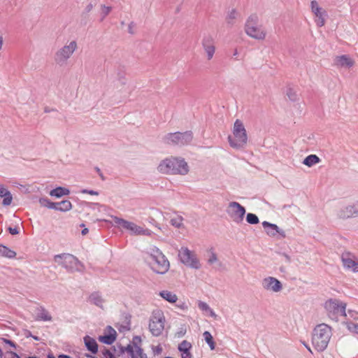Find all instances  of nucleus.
<instances>
[{
	"label": "nucleus",
	"mask_w": 358,
	"mask_h": 358,
	"mask_svg": "<svg viewBox=\"0 0 358 358\" xmlns=\"http://www.w3.org/2000/svg\"><path fill=\"white\" fill-rule=\"evenodd\" d=\"M153 350L155 354H160L162 352V348L160 345H157Z\"/></svg>",
	"instance_id": "55"
},
{
	"label": "nucleus",
	"mask_w": 358,
	"mask_h": 358,
	"mask_svg": "<svg viewBox=\"0 0 358 358\" xmlns=\"http://www.w3.org/2000/svg\"><path fill=\"white\" fill-rule=\"evenodd\" d=\"M238 13L236 9L231 10L228 13L227 17H226L227 23L229 25L232 26L234 24V20L238 17Z\"/></svg>",
	"instance_id": "30"
},
{
	"label": "nucleus",
	"mask_w": 358,
	"mask_h": 358,
	"mask_svg": "<svg viewBox=\"0 0 358 358\" xmlns=\"http://www.w3.org/2000/svg\"><path fill=\"white\" fill-rule=\"evenodd\" d=\"M310 6H311L312 12L313 13L315 12H317L318 13L319 10L322 9L321 7L319 6L318 3L316 1H315V0L311 1Z\"/></svg>",
	"instance_id": "43"
},
{
	"label": "nucleus",
	"mask_w": 358,
	"mask_h": 358,
	"mask_svg": "<svg viewBox=\"0 0 358 358\" xmlns=\"http://www.w3.org/2000/svg\"><path fill=\"white\" fill-rule=\"evenodd\" d=\"M181 357L182 358H192V356L190 352L188 351V352H181Z\"/></svg>",
	"instance_id": "52"
},
{
	"label": "nucleus",
	"mask_w": 358,
	"mask_h": 358,
	"mask_svg": "<svg viewBox=\"0 0 358 358\" xmlns=\"http://www.w3.org/2000/svg\"><path fill=\"white\" fill-rule=\"evenodd\" d=\"M0 197H3V206H10L13 201V196L10 192L3 185L0 184Z\"/></svg>",
	"instance_id": "20"
},
{
	"label": "nucleus",
	"mask_w": 358,
	"mask_h": 358,
	"mask_svg": "<svg viewBox=\"0 0 358 358\" xmlns=\"http://www.w3.org/2000/svg\"><path fill=\"white\" fill-rule=\"evenodd\" d=\"M133 25H134V23L133 22H131L129 24V27H128V31L129 33L133 34H134V31H133Z\"/></svg>",
	"instance_id": "56"
},
{
	"label": "nucleus",
	"mask_w": 358,
	"mask_h": 358,
	"mask_svg": "<svg viewBox=\"0 0 358 358\" xmlns=\"http://www.w3.org/2000/svg\"><path fill=\"white\" fill-rule=\"evenodd\" d=\"M72 204L69 200H64L60 202H53L52 209L62 212L69 211L71 209Z\"/></svg>",
	"instance_id": "21"
},
{
	"label": "nucleus",
	"mask_w": 358,
	"mask_h": 358,
	"mask_svg": "<svg viewBox=\"0 0 358 358\" xmlns=\"http://www.w3.org/2000/svg\"><path fill=\"white\" fill-rule=\"evenodd\" d=\"M355 256L350 252H344L341 255V260L343 266L351 270L354 273L358 272V262L355 260Z\"/></svg>",
	"instance_id": "14"
},
{
	"label": "nucleus",
	"mask_w": 358,
	"mask_h": 358,
	"mask_svg": "<svg viewBox=\"0 0 358 358\" xmlns=\"http://www.w3.org/2000/svg\"><path fill=\"white\" fill-rule=\"evenodd\" d=\"M283 256L285 257L287 262H290L291 259L290 257L288 255L283 254Z\"/></svg>",
	"instance_id": "60"
},
{
	"label": "nucleus",
	"mask_w": 358,
	"mask_h": 358,
	"mask_svg": "<svg viewBox=\"0 0 358 358\" xmlns=\"http://www.w3.org/2000/svg\"><path fill=\"white\" fill-rule=\"evenodd\" d=\"M262 226L264 228L266 233L270 236H275L277 234L280 235V238H285L286 236L285 231L280 229L275 224L264 221L262 222Z\"/></svg>",
	"instance_id": "17"
},
{
	"label": "nucleus",
	"mask_w": 358,
	"mask_h": 358,
	"mask_svg": "<svg viewBox=\"0 0 358 358\" xmlns=\"http://www.w3.org/2000/svg\"><path fill=\"white\" fill-rule=\"evenodd\" d=\"M4 358H20L15 352L12 351H6L4 353Z\"/></svg>",
	"instance_id": "45"
},
{
	"label": "nucleus",
	"mask_w": 358,
	"mask_h": 358,
	"mask_svg": "<svg viewBox=\"0 0 358 358\" xmlns=\"http://www.w3.org/2000/svg\"><path fill=\"white\" fill-rule=\"evenodd\" d=\"M118 348H119V352H120V354H124L125 352V350H124L125 347H123L122 345H119Z\"/></svg>",
	"instance_id": "57"
},
{
	"label": "nucleus",
	"mask_w": 358,
	"mask_h": 358,
	"mask_svg": "<svg viewBox=\"0 0 358 358\" xmlns=\"http://www.w3.org/2000/svg\"><path fill=\"white\" fill-rule=\"evenodd\" d=\"M54 260L69 273L80 271L83 267L77 257L69 253L56 255Z\"/></svg>",
	"instance_id": "6"
},
{
	"label": "nucleus",
	"mask_w": 358,
	"mask_h": 358,
	"mask_svg": "<svg viewBox=\"0 0 358 358\" xmlns=\"http://www.w3.org/2000/svg\"><path fill=\"white\" fill-rule=\"evenodd\" d=\"M145 260L150 268L158 274H165L170 268L168 259L157 247L149 249L146 252Z\"/></svg>",
	"instance_id": "2"
},
{
	"label": "nucleus",
	"mask_w": 358,
	"mask_h": 358,
	"mask_svg": "<svg viewBox=\"0 0 358 358\" xmlns=\"http://www.w3.org/2000/svg\"><path fill=\"white\" fill-rule=\"evenodd\" d=\"M77 49L78 43L76 41L69 42L55 52V62L59 66L66 65Z\"/></svg>",
	"instance_id": "7"
},
{
	"label": "nucleus",
	"mask_w": 358,
	"mask_h": 358,
	"mask_svg": "<svg viewBox=\"0 0 358 358\" xmlns=\"http://www.w3.org/2000/svg\"><path fill=\"white\" fill-rule=\"evenodd\" d=\"M9 233L12 235H17L19 234V229L18 227H9L8 229Z\"/></svg>",
	"instance_id": "49"
},
{
	"label": "nucleus",
	"mask_w": 358,
	"mask_h": 358,
	"mask_svg": "<svg viewBox=\"0 0 358 358\" xmlns=\"http://www.w3.org/2000/svg\"><path fill=\"white\" fill-rule=\"evenodd\" d=\"M193 139V134L191 131L185 132L169 133L165 135L162 140L167 145H186L191 143Z\"/></svg>",
	"instance_id": "9"
},
{
	"label": "nucleus",
	"mask_w": 358,
	"mask_h": 358,
	"mask_svg": "<svg viewBox=\"0 0 358 358\" xmlns=\"http://www.w3.org/2000/svg\"><path fill=\"white\" fill-rule=\"evenodd\" d=\"M348 328L350 331L358 334V324H355L352 322L349 323L348 324Z\"/></svg>",
	"instance_id": "44"
},
{
	"label": "nucleus",
	"mask_w": 358,
	"mask_h": 358,
	"mask_svg": "<svg viewBox=\"0 0 358 358\" xmlns=\"http://www.w3.org/2000/svg\"><path fill=\"white\" fill-rule=\"evenodd\" d=\"M82 193H84V194H91V195H98L99 194V192H96V191H94V190H90V189H83L81 191Z\"/></svg>",
	"instance_id": "51"
},
{
	"label": "nucleus",
	"mask_w": 358,
	"mask_h": 358,
	"mask_svg": "<svg viewBox=\"0 0 358 358\" xmlns=\"http://www.w3.org/2000/svg\"><path fill=\"white\" fill-rule=\"evenodd\" d=\"M115 222L117 224L122 226L124 229H126L131 231V234L136 235H147L148 234V230L143 229L142 227L138 226L134 222L127 221L124 219L115 217Z\"/></svg>",
	"instance_id": "13"
},
{
	"label": "nucleus",
	"mask_w": 358,
	"mask_h": 358,
	"mask_svg": "<svg viewBox=\"0 0 358 358\" xmlns=\"http://www.w3.org/2000/svg\"><path fill=\"white\" fill-rule=\"evenodd\" d=\"M192 348V344L187 341H182L178 345V350L180 352H188Z\"/></svg>",
	"instance_id": "36"
},
{
	"label": "nucleus",
	"mask_w": 358,
	"mask_h": 358,
	"mask_svg": "<svg viewBox=\"0 0 358 358\" xmlns=\"http://www.w3.org/2000/svg\"><path fill=\"white\" fill-rule=\"evenodd\" d=\"M305 346L306 347L307 350H308L309 352H312L311 349L309 346H308L306 345H305Z\"/></svg>",
	"instance_id": "64"
},
{
	"label": "nucleus",
	"mask_w": 358,
	"mask_h": 358,
	"mask_svg": "<svg viewBox=\"0 0 358 358\" xmlns=\"http://www.w3.org/2000/svg\"><path fill=\"white\" fill-rule=\"evenodd\" d=\"M262 286L266 290L278 292L282 289V283L275 278L267 277L262 281Z\"/></svg>",
	"instance_id": "15"
},
{
	"label": "nucleus",
	"mask_w": 358,
	"mask_h": 358,
	"mask_svg": "<svg viewBox=\"0 0 358 358\" xmlns=\"http://www.w3.org/2000/svg\"><path fill=\"white\" fill-rule=\"evenodd\" d=\"M3 45V38L2 36H0V50L2 48Z\"/></svg>",
	"instance_id": "62"
},
{
	"label": "nucleus",
	"mask_w": 358,
	"mask_h": 358,
	"mask_svg": "<svg viewBox=\"0 0 358 358\" xmlns=\"http://www.w3.org/2000/svg\"><path fill=\"white\" fill-rule=\"evenodd\" d=\"M357 205L356 202L345 206L342 207L337 213V216L341 219H348L352 217L358 216L357 213Z\"/></svg>",
	"instance_id": "16"
},
{
	"label": "nucleus",
	"mask_w": 358,
	"mask_h": 358,
	"mask_svg": "<svg viewBox=\"0 0 358 358\" xmlns=\"http://www.w3.org/2000/svg\"><path fill=\"white\" fill-rule=\"evenodd\" d=\"M89 301L100 308H103L104 299L99 292L92 293L89 296Z\"/></svg>",
	"instance_id": "24"
},
{
	"label": "nucleus",
	"mask_w": 358,
	"mask_h": 358,
	"mask_svg": "<svg viewBox=\"0 0 358 358\" xmlns=\"http://www.w3.org/2000/svg\"><path fill=\"white\" fill-rule=\"evenodd\" d=\"M31 337H32L34 340H36V341H38V340H39V338H38V336H32Z\"/></svg>",
	"instance_id": "63"
},
{
	"label": "nucleus",
	"mask_w": 358,
	"mask_h": 358,
	"mask_svg": "<svg viewBox=\"0 0 358 358\" xmlns=\"http://www.w3.org/2000/svg\"><path fill=\"white\" fill-rule=\"evenodd\" d=\"M205 50V52L207 55V59L208 60H210L214 55L215 51V45L212 46H208L206 48H203Z\"/></svg>",
	"instance_id": "38"
},
{
	"label": "nucleus",
	"mask_w": 358,
	"mask_h": 358,
	"mask_svg": "<svg viewBox=\"0 0 358 358\" xmlns=\"http://www.w3.org/2000/svg\"><path fill=\"white\" fill-rule=\"evenodd\" d=\"M95 171L99 174V176H100V178L102 180H106V178L104 177L103 174L102 173L101 169L99 167H95Z\"/></svg>",
	"instance_id": "53"
},
{
	"label": "nucleus",
	"mask_w": 358,
	"mask_h": 358,
	"mask_svg": "<svg viewBox=\"0 0 358 358\" xmlns=\"http://www.w3.org/2000/svg\"><path fill=\"white\" fill-rule=\"evenodd\" d=\"M131 358H148L146 354L143 353V349L138 345H135L134 352L131 353Z\"/></svg>",
	"instance_id": "32"
},
{
	"label": "nucleus",
	"mask_w": 358,
	"mask_h": 358,
	"mask_svg": "<svg viewBox=\"0 0 358 358\" xmlns=\"http://www.w3.org/2000/svg\"><path fill=\"white\" fill-rule=\"evenodd\" d=\"M36 320L50 322L52 321V316L43 306H40L37 308Z\"/></svg>",
	"instance_id": "23"
},
{
	"label": "nucleus",
	"mask_w": 358,
	"mask_h": 358,
	"mask_svg": "<svg viewBox=\"0 0 358 358\" xmlns=\"http://www.w3.org/2000/svg\"><path fill=\"white\" fill-rule=\"evenodd\" d=\"M208 263L209 264H213L214 263H218V265L221 266V263L218 262L217 255L213 251H210V255L208 259Z\"/></svg>",
	"instance_id": "39"
},
{
	"label": "nucleus",
	"mask_w": 358,
	"mask_h": 358,
	"mask_svg": "<svg viewBox=\"0 0 358 358\" xmlns=\"http://www.w3.org/2000/svg\"><path fill=\"white\" fill-rule=\"evenodd\" d=\"M329 318L338 321L339 316L346 317V303L337 299H330L324 304Z\"/></svg>",
	"instance_id": "8"
},
{
	"label": "nucleus",
	"mask_w": 358,
	"mask_h": 358,
	"mask_svg": "<svg viewBox=\"0 0 358 358\" xmlns=\"http://www.w3.org/2000/svg\"><path fill=\"white\" fill-rule=\"evenodd\" d=\"M335 64L340 67L350 68L354 65V61L349 56L343 55L336 57Z\"/></svg>",
	"instance_id": "19"
},
{
	"label": "nucleus",
	"mask_w": 358,
	"mask_h": 358,
	"mask_svg": "<svg viewBox=\"0 0 358 358\" xmlns=\"http://www.w3.org/2000/svg\"><path fill=\"white\" fill-rule=\"evenodd\" d=\"M233 135L234 136H228V141L232 148L239 149L246 145L248 141L247 132L243 122L239 120H236L234 122Z\"/></svg>",
	"instance_id": "4"
},
{
	"label": "nucleus",
	"mask_w": 358,
	"mask_h": 358,
	"mask_svg": "<svg viewBox=\"0 0 358 358\" xmlns=\"http://www.w3.org/2000/svg\"><path fill=\"white\" fill-rule=\"evenodd\" d=\"M157 171L163 174L185 176L189 172V166L183 158L171 157L160 162Z\"/></svg>",
	"instance_id": "1"
},
{
	"label": "nucleus",
	"mask_w": 358,
	"mask_h": 358,
	"mask_svg": "<svg viewBox=\"0 0 358 358\" xmlns=\"http://www.w3.org/2000/svg\"><path fill=\"white\" fill-rule=\"evenodd\" d=\"M94 5L92 3H89L84 9L85 13H90L94 8Z\"/></svg>",
	"instance_id": "50"
},
{
	"label": "nucleus",
	"mask_w": 358,
	"mask_h": 358,
	"mask_svg": "<svg viewBox=\"0 0 358 358\" xmlns=\"http://www.w3.org/2000/svg\"><path fill=\"white\" fill-rule=\"evenodd\" d=\"M1 341L2 343H5V344H8V345H10V347L13 348H16V345L15 343L10 341V340H8L7 338H1Z\"/></svg>",
	"instance_id": "47"
},
{
	"label": "nucleus",
	"mask_w": 358,
	"mask_h": 358,
	"mask_svg": "<svg viewBox=\"0 0 358 358\" xmlns=\"http://www.w3.org/2000/svg\"><path fill=\"white\" fill-rule=\"evenodd\" d=\"M332 332L329 325L322 323L317 325L312 335V343L318 352H323L328 346Z\"/></svg>",
	"instance_id": "3"
},
{
	"label": "nucleus",
	"mask_w": 358,
	"mask_h": 358,
	"mask_svg": "<svg viewBox=\"0 0 358 358\" xmlns=\"http://www.w3.org/2000/svg\"><path fill=\"white\" fill-rule=\"evenodd\" d=\"M141 339L140 336H134L133 338V345H138V343H141Z\"/></svg>",
	"instance_id": "54"
},
{
	"label": "nucleus",
	"mask_w": 358,
	"mask_h": 358,
	"mask_svg": "<svg viewBox=\"0 0 358 358\" xmlns=\"http://www.w3.org/2000/svg\"><path fill=\"white\" fill-rule=\"evenodd\" d=\"M135 349L134 345L129 344L127 346L125 347L124 350L125 352L129 353L130 355H131V353L134 352Z\"/></svg>",
	"instance_id": "48"
},
{
	"label": "nucleus",
	"mask_w": 358,
	"mask_h": 358,
	"mask_svg": "<svg viewBox=\"0 0 358 358\" xmlns=\"http://www.w3.org/2000/svg\"><path fill=\"white\" fill-rule=\"evenodd\" d=\"M183 217L181 215H176L175 217H171L170 223L172 226L176 228H180L183 226Z\"/></svg>",
	"instance_id": "31"
},
{
	"label": "nucleus",
	"mask_w": 358,
	"mask_h": 358,
	"mask_svg": "<svg viewBox=\"0 0 358 358\" xmlns=\"http://www.w3.org/2000/svg\"><path fill=\"white\" fill-rule=\"evenodd\" d=\"M245 31L248 36L256 40H264L266 36L264 28L259 24V17L256 14L250 15L247 19Z\"/></svg>",
	"instance_id": "5"
},
{
	"label": "nucleus",
	"mask_w": 358,
	"mask_h": 358,
	"mask_svg": "<svg viewBox=\"0 0 358 358\" xmlns=\"http://www.w3.org/2000/svg\"><path fill=\"white\" fill-rule=\"evenodd\" d=\"M320 162V159L317 155H310L304 159L303 164L308 167H311Z\"/></svg>",
	"instance_id": "28"
},
{
	"label": "nucleus",
	"mask_w": 358,
	"mask_h": 358,
	"mask_svg": "<svg viewBox=\"0 0 358 358\" xmlns=\"http://www.w3.org/2000/svg\"><path fill=\"white\" fill-rule=\"evenodd\" d=\"M102 354H103L104 358H115L113 352H112L110 350H108V349H105L102 352Z\"/></svg>",
	"instance_id": "46"
},
{
	"label": "nucleus",
	"mask_w": 358,
	"mask_h": 358,
	"mask_svg": "<svg viewBox=\"0 0 358 358\" xmlns=\"http://www.w3.org/2000/svg\"><path fill=\"white\" fill-rule=\"evenodd\" d=\"M25 336H26L27 338L31 337V336H32V334H31V331H26V332H25Z\"/></svg>",
	"instance_id": "61"
},
{
	"label": "nucleus",
	"mask_w": 358,
	"mask_h": 358,
	"mask_svg": "<svg viewBox=\"0 0 358 358\" xmlns=\"http://www.w3.org/2000/svg\"><path fill=\"white\" fill-rule=\"evenodd\" d=\"M159 295L170 303H174L177 301V296L171 292L164 290L160 292Z\"/></svg>",
	"instance_id": "29"
},
{
	"label": "nucleus",
	"mask_w": 358,
	"mask_h": 358,
	"mask_svg": "<svg viewBox=\"0 0 358 358\" xmlns=\"http://www.w3.org/2000/svg\"><path fill=\"white\" fill-rule=\"evenodd\" d=\"M198 307L202 311L209 313V314L211 317L216 316L215 312L210 308V306L206 302L199 301L198 303Z\"/></svg>",
	"instance_id": "33"
},
{
	"label": "nucleus",
	"mask_w": 358,
	"mask_h": 358,
	"mask_svg": "<svg viewBox=\"0 0 358 358\" xmlns=\"http://www.w3.org/2000/svg\"><path fill=\"white\" fill-rule=\"evenodd\" d=\"M101 20H103L111 11L112 8L110 6H106L104 5L101 6Z\"/></svg>",
	"instance_id": "42"
},
{
	"label": "nucleus",
	"mask_w": 358,
	"mask_h": 358,
	"mask_svg": "<svg viewBox=\"0 0 358 358\" xmlns=\"http://www.w3.org/2000/svg\"><path fill=\"white\" fill-rule=\"evenodd\" d=\"M215 45L214 38L210 35H206L203 36L202 39V46L203 48H206L208 46Z\"/></svg>",
	"instance_id": "35"
},
{
	"label": "nucleus",
	"mask_w": 358,
	"mask_h": 358,
	"mask_svg": "<svg viewBox=\"0 0 358 358\" xmlns=\"http://www.w3.org/2000/svg\"><path fill=\"white\" fill-rule=\"evenodd\" d=\"M246 221L251 224H256L259 222L258 217L255 214L251 213L247 214Z\"/></svg>",
	"instance_id": "37"
},
{
	"label": "nucleus",
	"mask_w": 358,
	"mask_h": 358,
	"mask_svg": "<svg viewBox=\"0 0 358 358\" xmlns=\"http://www.w3.org/2000/svg\"><path fill=\"white\" fill-rule=\"evenodd\" d=\"M180 260L185 265L195 269H199L201 264L195 255L187 248H181L178 252Z\"/></svg>",
	"instance_id": "11"
},
{
	"label": "nucleus",
	"mask_w": 358,
	"mask_h": 358,
	"mask_svg": "<svg viewBox=\"0 0 358 358\" xmlns=\"http://www.w3.org/2000/svg\"><path fill=\"white\" fill-rule=\"evenodd\" d=\"M203 337H204V339H205L206 342L209 345L210 348L211 350H214L215 347V343L213 341V338L212 335L210 334V333L209 331H205L203 333Z\"/></svg>",
	"instance_id": "34"
},
{
	"label": "nucleus",
	"mask_w": 358,
	"mask_h": 358,
	"mask_svg": "<svg viewBox=\"0 0 358 358\" xmlns=\"http://www.w3.org/2000/svg\"><path fill=\"white\" fill-rule=\"evenodd\" d=\"M69 193H70V191L69 189H66V188L62 187H56L55 189H52L50 192V195L51 196H55L57 198H59V197H62V196L68 195Z\"/></svg>",
	"instance_id": "26"
},
{
	"label": "nucleus",
	"mask_w": 358,
	"mask_h": 358,
	"mask_svg": "<svg viewBox=\"0 0 358 358\" xmlns=\"http://www.w3.org/2000/svg\"><path fill=\"white\" fill-rule=\"evenodd\" d=\"M227 212L234 222L239 224L243 222L246 211L239 203L231 201L229 203Z\"/></svg>",
	"instance_id": "12"
},
{
	"label": "nucleus",
	"mask_w": 358,
	"mask_h": 358,
	"mask_svg": "<svg viewBox=\"0 0 358 358\" xmlns=\"http://www.w3.org/2000/svg\"><path fill=\"white\" fill-rule=\"evenodd\" d=\"M287 95L291 101H296L297 99L296 92L292 88H289L287 91Z\"/></svg>",
	"instance_id": "41"
},
{
	"label": "nucleus",
	"mask_w": 358,
	"mask_h": 358,
	"mask_svg": "<svg viewBox=\"0 0 358 358\" xmlns=\"http://www.w3.org/2000/svg\"><path fill=\"white\" fill-rule=\"evenodd\" d=\"M39 203L41 206L52 209V204H53V202L50 201L48 198H41L39 199Z\"/></svg>",
	"instance_id": "40"
},
{
	"label": "nucleus",
	"mask_w": 358,
	"mask_h": 358,
	"mask_svg": "<svg viewBox=\"0 0 358 358\" xmlns=\"http://www.w3.org/2000/svg\"><path fill=\"white\" fill-rule=\"evenodd\" d=\"M83 339L87 350L92 354H96L98 352V344L95 339L89 336H85Z\"/></svg>",
	"instance_id": "22"
},
{
	"label": "nucleus",
	"mask_w": 358,
	"mask_h": 358,
	"mask_svg": "<svg viewBox=\"0 0 358 358\" xmlns=\"http://www.w3.org/2000/svg\"><path fill=\"white\" fill-rule=\"evenodd\" d=\"M315 22L318 27H322L325 24V17L327 16V12L324 10H320L319 12H315Z\"/></svg>",
	"instance_id": "25"
},
{
	"label": "nucleus",
	"mask_w": 358,
	"mask_h": 358,
	"mask_svg": "<svg viewBox=\"0 0 358 358\" xmlns=\"http://www.w3.org/2000/svg\"><path fill=\"white\" fill-rule=\"evenodd\" d=\"M89 230L87 228H84L82 231H81V234L83 235H86L87 233H88Z\"/></svg>",
	"instance_id": "59"
},
{
	"label": "nucleus",
	"mask_w": 358,
	"mask_h": 358,
	"mask_svg": "<svg viewBox=\"0 0 358 358\" xmlns=\"http://www.w3.org/2000/svg\"><path fill=\"white\" fill-rule=\"evenodd\" d=\"M16 255V252L8 247L0 245V256L7 257L9 259L14 258Z\"/></svg>",
	"instance_id": "27"
},
{
	"label": "nucleus",
	"mask_w": 358,
	"mask_h": 358,
	"mask_svg": "<svg viewBox=\"0 0 358 358\" xmlns=\"http://www.w3.org/2000/svg\"><path fill=\"white\" fill-rule=\"evenodd\" d=\"M165 317L160 310L152 312L149 321V330L153 336H160L164 329Z\"/></svg>",
	"instance_id": "10"
},
{
	"label": "nucleus",
	"mask_w": 358,
	"mask_h": 358,
	"mask_svg": "<svg viewBox=\"0 0 358 358\" xmlns=\"http://www.w3.org/2000/svg\"><path fill=\"white\" fill-rule=\"evenodd\" d=\"M106 330L107 331L108 334L100 336L99 337V341L103 343L111 345L116 340L117 332L111 326H107Z\"/></svg>",
	"instance_id": "18"
},
{
	"label": "nucleus",
	"mask_w": 358,
	"mask_h": 358,
	"mask_svg": "<svg viewBox=\"0 0 358 358\" xmlns=\"http://www.w3.org/2000/svg\"><path fill=\"white\" fill-rule=\"evenodd\" d=\"M58 358H72L71 357H70L69 355H59L58 356Z\"/></svg>",
	"instance_id": "58"
}]
</instances>
